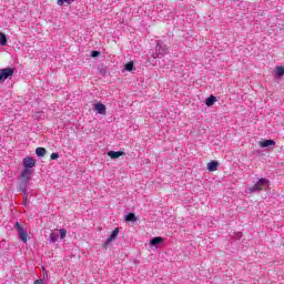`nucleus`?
<instances>
[{"mask_svg":"<svg viewBox=\"0 0 284 284\" xmlns=\"http://www.w3.org/2000/svg\"><path fill=\"white\" fill-rule=\"evenodd\" d=\"M168 44H164L163 41L159 40L155 45V52L153 53V59H161L168 54Z\"/></svg>","mask_w":284,"mask_h":284,"instance_id":"obj_2","label":"nucleus"},{"mask_svg":"<svg viewBox=\"0 0 284 284\" xmlns=\"http://www.w3.org/2000/svg\"><path fill=\"white\" fill-rule=\"evenodd\" d=\"M34 284H44V283H43V280H36Z\"/></svg>","mask_w":284,"mask_h":284,"instance_id":"obj_26","label":"nucleus"},{"mask_svg":"<svg viewBox=\"0 0 284 284\" xmlns=\"http://www.w3.org/2000/svg\"><path fill=\"white\" fill-rule=\"evenodd\" d=\"M13 227L17 230L20 236V241H22V243H28V230L23 227V225H21L19 222H16Z\"/></svg>","mask_w":284,"mask_h":284,"instance_id":"obj_3","label":"nucleus"},{"mask_svg":"<svg viewBox=\"0 0 284 284\" xmlns=\"http://www.w3.org/2000/svg\"><path fill=\"white\" fill-rule=\"evenodd\" d=\"M128 223H136V215L134 213H129L124 216Z\"/></svg>","mask_w":284,"mask_h":284,"instance_id":"obj_17","label":"nucleus"},{"mask_svg":"<svg viewBox=\"0 0 284 284\" xmlns=\"http://www.w3.org/2000/svg\"><path fill=\"white\" fill-rule=\"evenodd\" d=\"M14 74V69L12 68H6L0 70V83H3L6 79H10Z\"/></svg>","mask_w":284,"mask_h":284,"instance_id":"obj_4","label":"nucleus"},{"mask_svg":"<svg viewBox=\"0 0 284 284\" xmlns=\"http://www.w3.org/2000/svg\"><path fill=\"white\" fill-rule=\"evenodd\" d=\"M207 170H209V172H216L219 170V162L214 161V160L209 162Z\"/></svg>","mask_w":284,"mask_h":284,"instance_id":"obj_12","label":"nucleus"},{"mask_svg":"<svg viewBox=\"0 0 284 284\" xmlns=\"http://www.w3.org/2000/svg\"><path fill=\"white\" fill-rule=\"evenodd\" d=\"M31 176H32V170L23 169L19 179H20V181L30 182Z\"/></svg>","mask_w":284,"mask_h":284,"instance_id":"obj_6","label":"nucleus"},{"mask_svg":"<svg viewBox=\"0 0 284 284\" xmlns=\"http://www.w3.org/2000/svg\"><path fill=\"white\" fill-rule=\"evenodd\" d=\"M100 55H101V52H100V51H97V50L91 51V57H92L93 59H97V57H100Z\"/></svg>","mask_w":284,"mask_h":284,"instance_id":"obj_23","label":"nucleus"},{"mask_svg":"<svg viewBox=\"0 0 284 284\" xmlns=\"http://www.w3.org/2000/svg\"><path fill=\"white\" fill-rule=\"evenodd\" d=\"M45 152H48L47 150H45V148H37L36 149V154H37V156H45Z\"/></svg>","mask_w":284,"mask_h":284,"instance_id":"obj_19","label":"nucleus"},{"mask_svg":"<svg viewBox=\"0 0 284 284\" xmlns=\"http://www.w3.org/2000/svg\"><path fill=\"white\" fill-rule=\"evenodd\" d=\"M60 239L61 241H63V239H65V236H68V231L65 229H60Z\"/></svg>","mask_w":284,"mask_h":284,"instance_id":"obj_22","label":"nucleus"},{"mask_svg":"<svg viewBox=\"0 0 284 284\" xmlns=\"http://www.w3.org/2000/svg\"><path fill=\"white\" fill-rule=\"evenodd\" d=\"M162 242H163V237L155 236V237L151 239L150 245L154 247L156 245H161Z\"/></svg>","mask_w":284,"mask_h":284,"instance_id":"obj_14","label":"nucleus"},{"mask_svg":"<svg viewBox=\"0 0 284 284\" xmlns=\"http://www.w3.org/2000/svg\"><path fill=\"white\" fill-rule=\"evenodd\" d=\"M94 110L98 112V114H105L106 113V108L105 104L98 102L94 104Z\"/></svg>","mask_w":284,"mask_h":284,"instance_id":"obj_9","label":"nucleus"},{"mask_svg":"<svg viewBox=\"0 0 284 284\" xmlns=\"http://www.w3.org/2000/svg\"><path fill=\"white\" fill-rule=\"evenodd\" d=\"M275 77H277V79H283V77H284V67H276Z\"/></svg>","mask_w":284,"mask_h":284,"instance_id":"obj_18","label":"nucleus"},{"mask_svg":"<svg viewBox=\"0 0 284 284\" xmlns=\"http://www.w3.org/2000/svg\"><path fill=\"white\" fill-rule=\"evenodd\" d=\"M8 45V36L0 31V48H6Z\"/></svg>","mask_w":284,"mask_h":284,"instance_id":"obj_13","label":"nucleus"},{"mask_svg":"<svg viewBox=\"0 0 284 284\" xmlns=\"http://www.w3.org/2000/svg\"><path fill=\"white\" fill-rule=\"evenodd\" d=\"M50 159H51V161H57V159H59V153H57V152L52 153Z\"/></svg>","mask_w":284,"mask_h":284,"instance_id":"obj_24","label":"nucleus"},{"mask_svg":"<svg viewBox=\"0 0 284 284\" xmlns=\"http://www.w3.org/2000/svg\"><path fill=\"white\" fill-rule=\"evenodd\" d=\"M217 99L215 95H211L205 100V105H207V108H212V105H214V103H216Z\"/></svg>","mask_w":284,"mask_h":284,"instance_id":"obj_15","label":"nucleus"},{"mask_svg":"<svg viewBox=\"0 0 284 284\" xmlns=\"http://www.w3.org/2000/svg\"><path fill=\"white\" fill-rule=\"evenodd\" d=\"M236 237L237 239H242L243 237V233H241V232L236 233Z\"/></svg>","mask_w":284,"mask_h":284,"instance_id":"obj_27","label":"nucleus"},{"mask_svg":"<svg viewBox=\"0 0 284 284\" xmlns=\"http://www.w3.org/2000/svg\"><path fill=\"white\" fill-rule=\"evenodd\" d=\"M22 165L24 170H32L37 165V160L32 156H27L22 160Z\"/></svg>","mask_w":284,"mask_h":284,"instance_id":"obj_5","label":"nucleus"},{"mask_svg":"<svg viewBox=\"0 0 284 284\" xmlns=\"http://www.w3.org/2000/svg\"><path fill=\"white\" fill-rule=\"evenodd\" d=\"M28 181L26 180H20V183H19V190L20 192H22L23 194H28Z\"/></svg>","mask_w":284,"mask_h":284,"instance_id":"obj_11","label":"nucleus"},{"mask_svg":"<svg viewBox=\"0 0 284 284\" xmlns=\"http://www.w3.org/2000/svg\"><path fill=\"white\" fill-rule=\"evenodd\" d=\"M124 70L126 72H134V70H136V67H134V62L133 61H130V62L124 64Z\"/></svg>","mask_w":284,"mask_h":284,"instance_id":"obj_16","label":"nucleus"},{"mask_svg":"<svg viewBox=\"0 0 284 284\" xmlns=\"http://www.w3.org/2000/svg\"><path fill=\"white\" fill-rule=\"evenodd\" d=\"M22 205H28V193L24 194L23 199H22Z\"/></svg>","mask_w":284,"mask_h":284,"instance_id":"obj_25","label":"nucleus"},{"mask_svg":"<svg viewBox=\"0 0 284 284\" xmlns=\"http://www.w3.org/2000/svg\"><path fill=\"white\" fill-rule=\"evenodd\" d=\"M270 187V180L261 178L253 186L246 187V194H256V192H263Z\"/></svg>","mask_w":284,"mask_h":284,"instance_id":"obj_1","label":"nucleus"},{"mask_svg":"<svg viewBox=\"0 0 284 284\" xmlns=\"http://www.w3.org/2000/svg\"><path fill=\"white\" fill-rule=\"evenodd\" d=\"M116 236H119V227H116L112 231V233L105 241V245H110V243H112V241L116 240Z\"/></svg>","mask_w":284,"mask_h":284,"instance_id":"obj_8","label":"nucleus"},{"mask_svg":"<svg viewBox=\"0 0 284 284\" xmlns=\"http://www.w3.org/2000/svg\"><path fill=\"white\" fill-rule=\"evenodd\" d=\"M74 1H77V0H58L57 3L60 7H63L64 3H67L68 6H72V3H74Z\"/></svg>","mask_w":284,"mask_h":284,"instance_id":"obj_21","label":"nucleus"},{"mask_svg":"<svg viewBox=\"0 0 284 284\" xmlns=\"http://www.w3.org/2000/svg\"><path fill=\"white\" fill-rule=\"evenodd\" d=\"M106 154L113 160L120 159V156H125V152L123 151H109Z\"/></svg>","mask_w":284,"mask_h":284,"instance_id":"obj_7","label":"nucleus"},{"mask_svg":"<svg viewBox=\"0 0 284 284\" xmlns=\"http://www.w3.org/2000/svg\"><path fill=\"white\" fill-rule=\"evenodd\" d=\"M59 241V233L51 232L50 234V243H57Z\"/></svg>","mask_w":284,"mask_h":284,"instance_id":"obj_20","label":"nucleus"},{"mask_svg":"<svg viewBox=\"0 0 284 284\" xmlns=\"http://www.w3.org/2000/svg\"><path fill=\"white\" fill-rule=\"evenodd\" d=\"M276 145V141L274 140H264L260 142V148H272Z\"/></svg>","mask_w":284,"mask_h":284,"instance_id":"obj_10","label":"nucleus"}]
</instances>
